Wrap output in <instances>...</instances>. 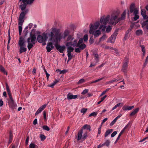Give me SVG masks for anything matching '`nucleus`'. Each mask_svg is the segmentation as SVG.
<instances>
[{"instance_id": "1", "label": "nucleus", "mask_w": 148, "mask_h": 148, "mask_svg": "<svg viewBox=\"0 0 148 148\" xmlns=\"http://www.w3.org/2000/svg\"><path fill=\"white\" fill-rule=\"evenodd\" d=\"M55 30V29H52L53 32H50V34L49 35L50 38L49 39V41H51V42L47 43V46L46 47L47 51L48 52H50L51 50L53 49L54 48L53 45H54L56 46L59 42L57 41V42H56L54 41V40H55L56 39V38L54 36L53 33V32Z\"/></svg>"}, {"instance_id": "2", "label": "nucleus", "mask_w": 148, "mask_h": 148, "mask_svg": "<svg viewBox=\"0 0 148 148\" xmlns=\"http://www.w3.org/2000/svg\"><path fill=\"white\" fill-rule=\"evenodd\" d=\"M119 13L120 12L118 10L115 11L112 13L111 15V18L109 22V24L115 25L120 21L118 17Z\"/></svg>"}, {"instance_id": "3", "label": "nucleus", "mask_w": 148, "mask_h": 148, "mask_svg": "<svg viewBox=\"0 0 148 148\" xmlns=\"http://www.w3.org/2000/svg\"><path fill=\"white\" fill-rule=\"evenodd\" d=\"M50 33L48 34L47 33L44 32L41 35H38L37 37L38 41L40 43H42L44 45L46 44V42L48 38V36H49Z\"/></svg>"}, {"instance_id": "4", "label": "nucleus", "mask_w": 148, "mask_h": 148, "mask_svg": "<svg viewBox=\"0 0 148 148\" xmlns=\"http://www.w3.org/2000/svg\"><path fill=\"white\" fill-rule=\"evenodd\" d=\"M70 30L68 29L65 30L63 34L61 33H56L54 36L56 37V39L54 41L56 42L57 41H60L62 38H65L69 34Z\"/></svg>"}, {"instance_id": "5", "label": "nucleus", "mask_w": 148, "mask_h": 148, "mask_svg": "<svg viewBox=\"0 0 148 148\" xmlns=\"http://www.w3.org/2000/svg\"><path fill=\"white\" fill-rule=\"evenodd\" d=\"M36 39V35L35 34L33 35L31 33L29 37L27 40L28 43L27 47L29 50L33 47L35 43Z\"/></svg>"}, {"instance_id": "6", "label": "nucleus", "mask_w": 148, "mask_h": 148, "mask_svg": "<svg viewBox=\"0 0 148 148\" xmlns=\"http://www.w3.org/2000/svg\"><path fill=\"white\" fill-rule=\"evenodd\" d=\"M74 37L73 36L69 35L68 36L67 39L66 46H72L73 47H77V40H73Z\"/></svg>"}, {"instance_id": "7", "label": "nucleus", "mask_w": 148, "mask_h": 148, "mask_svg": "<svg viewBox=\"0 0 148 148\" xmlns=\"http://www.w3.org/2000/svg\"><path fill=\"white\" fill-rule=\"evenodd\" d=\"M146 9L148 11V5L145 7ZM141 14L143 19L147 21L143 23V26H145L146 28L148 29V16L146 14V10L144 9H142L141 11Z\"/></svg>"}, {"instance_id": "8", "label": "nucleus", "mask_w": 148, "mask_h": 148, "mask_svg": "<svg viewBox=\"0 0 148 148\" xmlns=\"http://www.w3.org/2000/svg\"><path fill=\"white\" fill-rule=\"evenodd\" d=\"M88 136V132L86 130H80L78 132L77 134L78 140H82L84 141L85 140Z\"/></svg>"}, {"instance_id": "9", "label": "nucleus", "mask_w": 148, "mask_h": 148, "mask_svg": "<svg viewBox=\"0 0 148 148\" xmlns=\"http://www.w3.org/2000/svg\"><path fill=\"white\" fill-rule=\"evenodd\" d=\"M89 27V33L93 35L96 38L98 37L101 34V31L99 29L95 31V29H94L93 24H90V25Z\"/></svg>"}, {"instance_id": "10", "label": "nucleus", "mask_w": 148, "mask_h": 148, "mask_svg": "<svg viewBox=\"0 0 148 148\" xmlns=\"http://www.w3.org/2000/svg\"><path fill=\"white\" fill-rule=\"evenodd\" d=\"M28 10H26L25 12H22L20 14L18 21V25H22L24 21V18L26 14L28 12Z\"/></svg>"}, {"instance_id": "11", "label": "nucleus", "mask_w": 148, "mask_h": 148, "mask_svg": "<svg viewBox=\"0 0 148 148\" xmlns=\"http://www.w3.org/2000/svg\"><path fill=\"white\" fill-rule=\"evenodd\" d=\"M117 34V31H115L111 35V36L108 39L107 42L114 43L115 42Z\"/></svg>"}, {"instance_id": "12", "label": "nucleus", "mask_w": 148, "mask_h": 148, "mask_svg": "<svg viewBox=\"0 0 148 148\" xmlns=\"http://www.w3.org/2000/svg\"><path fill=\"white\" fill-rule=\"evenodd\" d=\"M9 98L10 99L8 102L9 106L12 109H14L16 107V104L14 102L12 97H10Z\"/></svg>"}, {"instance_id": "13", "label": "nucleus", "mask_w": 148, "mask_h": 148, "mask_svg": "<svg viewBox=\"0 0 148 148\" xmlns=\"http://www.w3.org/2000/svg\"><path fill=\"white\" fill-rule=\"evenodd\" d=\"M110 18V16L108 15L105 17H102L100 19V22L101 24L106 25L109 23Z\"/></svg>"}, {"instance_id": "14", "label": "nucleus", "mask_w": 148, "mask_h": 148, "mask_svg": "<svg viewBox=\"0 0 148 148\" xmlns=\"http://www.w3.org/2000/svg\"><path fill=\"white\" fill-rule=\"evenodd\" d=\"M28 0H19V1H22V3H21V4L20 5V8L22 10H24L26 8V4L25 3L26 2L27 4H30L31 3H27V1Z\"/></svg>"}, {"instance_id": "15", "label": "nucleus", "mask_w": 148, "mask_h": 148, "mask_svg": "<svg viewBox=\"0 0 148 148\" xmlns=\"http://www.w3.org/2000/svg\"><path fill=\"white\" fill-rule=\"evenodd\" d=\"M127 11L128 12V14L129 15V9H127L124 10V11L121 15L120 18H118L119 19V21H120L121 20L124 19L125 18L126 14Z\"/></svg>"}, {"instance_id": "16", "label": "nucleus", "mask_w": 148, "mask_h": 148, "mask_svg": "<svg viewBox=\"0 0 148 148\" xmlns=\"http://www.w3.org/2000/svg\"><path fill=\"white\" fill-rule=\"evenodd\" d=\"M77 97V95H73L71 93H69L67 95V99L68 100L71 99H75Z\"/></svg>"}, {"instance_id": "17", "label": "nucleus", "mask_w": 148, "mask_h": 148, "mask_svg": "<svg viewBox=\"0 0 148 148\" xmlns=\"http://www.w3.org/2000/svg\"><path fill=\"white\" fill-rule=\"evenodd\" d=\"M47 104H45L40 107L36 112L35 115H38L40 113L42 112V111L47 106Z\"/></svg>"}, {"instance_id": "18", "label": "nucleus", "mask_w": 148, "mask_h": 148, "mask_svg": "<svg viewBox=\"0 0 148 148\" xmlns=\"http://www.w3.org/2000/svg\"><path fill=\"white\" fill-rule=\"evenodd\" d=\"M56 47L57 49H58L60 52L61 53H63L64 50L65 48V46H63L61 47L60 45H56Z\"/></svg>"}, {"instance_id": "19", "label": "nucleus", "mask_w": 148, "mask_h": 148, "mask_svg": "<svg viewBox=\"0 0 148 148\" xmlns=\"http://www.w3.org/2000/svg\"><path fill=\"white\" fill-rule=\"evenodd\" d=\"M80 130H82L83 131L84 130H86L88 132V130H89V131H90L91 130L90 126L87 124L84 125Z\"/></svg>"}, {"instance_id": "20", "label": "nucleus", "mask_w": 148, "mask_h": 148, "mask_svg": "<svg viewBox=\"0 0 148 148\" xmlns=\"http://www.w3.org/2000/svg\"><path fill=\"white\" fill-rule=\"evenodd\" d=\"M134 108V106H129L125 105L122 108V109L124 111L130 110Z\"/></svg>"}, {"instance_id": "21", "label": "nucleus", "mask_w": 148, "mask_h": 148, "mask_svg": "<svg viewBox=\"0 0 148 148\" xmlns=\"http://www.w3.org/2000/svg\"><path fill=\"white\" fill-rule=\"evenodd\" d=\"M128 63L129 58L127 57H126L124 60L123 64V66L128 68Z\"/></svg>"}, {"instance_id": "22", "label": "nucleus", "mask_w": 148, "mask_h": 148, "mask_svg": "<svg viewBox=\"0 0 148 148\" xmlns=\"http://www.w3.org/2000/svg\"><path fill=\"white\" fill-rule=\"evenodd\" d=\"M5 85L6 87V90L7 92L9 97H12V95L11 91L10 90L8 85L7 83H6Z\"/></svg>"}, {"instance_id": "23", "label": "nucleus", "mask_w": 148, "mask_h": 148, "mask_svg": "<svg viewBox=\"0 0 148 148\" xmlns=\"http://www.w3.org/2000/svg\"><path fill=\"white\" fill-rule=\"evenodd\" d=\"M25 42L24 41V40L22 38H20V40L18 42V44L20 46H24L25 47Z\"/></svg>"}, {"instance_id": "24", "label": "nucleus", "mask_w": 148, "mask_h": 148, "mask_svg": "<svg viewBox=\"0 0 148 148\" xmlns=\"http://www.w3.org/2000/svg\"><path fill=\"white\" fill-rule=\"evenodd\" d=\"M20 47V49L19 52L20 54L26 51V48L24 46Z\"/></svg>"}, {"instance_id": "25", "label": "nucleus", "mask_w": 148, "mask_h": 148, "mask_svg": "<svg viewBox=\"0 0 148 148\" xmlns=\"http://www.w3.org/2000/svg\"><path fill=\"white\" fill-rule=\"evenodd\" d=\"M77 47H79L82 50L86 47V45L85 44L83 43L77 45Z\"/></svg>"}, {"instance_id": "26", "label": "nucleus", "mask_w": 148, "mask_h": 148, "mask_svg": "<svg viewBox=\"0 0 148 148\" xmlns=\"http://www.w3.org/2000/svg\"><path fill=\"white\" fill-rule=\"evenodd\" d=\"M94 26V29H96L98 28L100 25V22L99 21H97L95 22L94 24H93Z\"/></svg>"}, {"instance_id": "27", "label": "nucleus", "mask_w": 148, "mask_h": 148, "mask_svg": "<svg viewBox=\"0 0 148 148\" xmlns=\"http://www.w3.org/2000/svg\"><path fill=\"white\" fill-rule=\"evenodd\" d=\"M113 131L112 129H110L107 130L105 134V137H106L108 136Z\"/></svg>"}, {"instance_id": "28", "label": "nucleus", "mask_w": 148, "mask_h": 148, "mask_svg": "<svg viewBox=\"0 0 148 148\" xmlns=\"http://www.w3.org/2000/svg\"><path fill=\"white\" fill-rule=\"evenodd\" d=\"M139 108H137L135 109L133 112H132L130 114L131 116H133L136 114L139 111Z\"/></svg>"}, {"instance_id": "29", "label": "nucleus", "mask_w": 148, "mask_h": 148, "mask_svg": "<svg viewBox=\"0 0 148 148\" xmlns=\"http://www.w3.org/2000/svg\"><path fill=\"white\" fill-rule=\"evenodd\" d=\"M59 82V80L56 79L53 83L49 85V86L53 88L54 85L57 83Z\"/></svg>"}, {"instance_id": "30", "label": "nucleus", "mask_w": 148, "mask_h": 148, "mask_svg": "<svg viewBox=\"0 0 148 148\" xmlns=\"http://www.w3.org/2000/svg\"><path fill=\"white\" fill-rule=\"evenodd\" d=\"M108 37V36L104 34L101 37L99 40V42L103 41L106 40Z\"/></svg>"}, {"instance_id": "31", "label": "nucleus", "mask_w": 148, "mask_h": 148, "mask_svg": "<svg viewBox=\"0 0 148 148\" xmlns=\"http://www.w3.org/2000/svg\"><path fill=\"white\" fill-rule=\"evenodd\" d=\"M67 53H71L74 50V48L71 47V46H67Z\"/></svg>"}, {"instance_id": "32", "label": "nucleus", "mask_w": 148, "mask_h": 148, "mask_svg": "<svg viewBox=\"0 0 148 148\" xmlns=\"http://www.w3.org/2000/svg\"><path fill=\"white\" fill-rule=\"evenodd\" d=\"M0 71L4 74H6V75H7V72L5 71L4 68L1 65H0Z\"/></svg>"}, {"instance_id": "33", "label": "nucleus", "mask_w": 148, "mask_h": 148, "mask_svg": "<svg viewBox=\"0 0 148 148\" xmlns=\"http://www.w3.org/2000/svg\"><path fill=\"white\" fill-rule=\"evenodd\" d=\"M143 32L141 29H138L136 31V34L137 36H140L142 35L143 34Z\"/></svg>"}, {"instance_id": "34", "label": "nucleus", "mask_w": 148, "mask_h": 148, "mask_svg": "<svg viewBox=\"0 0 148 148\" xmlns=\"http://www.w3.org/2000/svg\"><path fill=\"white\" fill-rule=\"evenodd\" d=\"M106 27V25H101L99 26V29L103 31H104L105 30Z\"/></svg>"}, {"instance_id": "35", "label": "nucleus", "mask_w": 148, "mask_h": 148, "mask_svg": "<svg viewBox=\"0 0 148 148\" xmlns=\"http://www.w3.org/2000/svg\"><path fill=\"white\" fill-rule=\"evenodd\" d=\"M120 79H113L110 81L109 82H108V84H110L112 83H113L114 82H117L119 81Z\"/></svg>"}, {"instance_id": "36", "label": "nucleus", "mask_w": 148, "mask_h": 148, "mask_svg": "<svg viewBox=\"0 0 148 148\" xmlns=\"http://www.w3.org/2000/svg\"><path fill=\"white\" fill-rule=\"evenodd\" d=\"M67 55L68 57L67 62H69L72 59L73 56L71 55V53H67Z\"/></svg>"}, {"instance_id": "37", "label": "nucleus", "mask_w": 148, "mask_h": 148, "mask_svg": "<svg viewBox=\"0 0 148 148\" xmlns=\"http://www.w3.org/2000/svg\"><path fill=\"white\" fill-rule=\"evenodd\" d=\"M127 69L128 68L123 66L121 70L122 71L124 72L125 73H126L128 71Z\"/></svg>"}, {"instance_id": "38", "label": "nucleus", "mask_w": 148, "mask_h": 148, "mask_svg": "<svg viewBox=\"0 0 148 148\" xmlns=\"http://www.w3.org/2000/svg\"><path fill=\"white\" fill-rule=\"evenodd\" d=\"M37 146L34 143H31L29 145V148H36Z\"/></svg>"}, {"instance_id": "39", "label": "nucleus", "mask_w": 148, "mask_h": 148, "mask_svg": "<svg viewBox=\"0 0 148 148\" xmlns=\"http://www.w3.org/2000/svg\"><path fill=\"white\" fill-rule=\"evenodd\" d=\"M130 124V123H129L123 128V129L121 131L120 133H121L122 134H123L125 130L128 127L129 125Z\"/></svg>"}, {"instance_id": "40", "label": "nucleus", "mask_w": 148, "mask_h": 148, "mask_svg": "<svg viewBox=\"0 0 148 148\" xmlns=\"http://www.w3.org/2000/svg\"><path fill=\"white\" fill-rule=\"evenodd\" d=\"M148 63V55L146 57V59L145 60V62L143 65V67H145L147 65V64Z\"/></svg>"}, {"instance_id": "41", "label": "nucleus", "mask_w": 148, "mask_h": 148, "mask_svg": "<svg viewBox=\"0 0 148 148\" xmlns=\"http://www.w3.org/2000/svg\"><path fill=\"white\" fill-rule=\"evenodd\" d=\"M110 140H107L103 144V146L106 145V146L108 147L110 145Z\"/></svg>"}, {"instance_id": "42", "label": "nucleus", "mask_w": 148, "mask_h": 148, "mask_svg": "<svg viewBox=\"0 0 148 148\" xmlns=\"http://www.w3.org/2000/svg\"><path fill=\"white\" fill-rule=\"evenodd\" d=\"M112 28L110 25H108L106 28V32L107 33L110 32Z\"/></svg>"}, {"instance_id": "43", "label": "nucleus", "mask_w": 148, "mask_h": 148, "mask_svg": "<svg viewBox=\"0 0 148 148\" xmlns=\"http://www.w3.org/2000/svg\"><path fill=\"white\" fill-rule=\"evenodd\" d=\"M85 82V80L83 79H80L79 81L77 82V84H81Z\"/></svg>"}, {"instance_id": "44", "label": "nucleus", "mask_w": 148, "mask_h": 148, "mask_svg": "<svg viewBox=\"0 0 148 148\" xmlns=\"http://www.w3.org/2000/svg\"><path fill=\"white\" fill-rule=\"evenodd\" d=\"M98 113V112H93L89 114V116H97Z\"/></svg>"}, {"instance_id": "45", "label": "nucleus", "mask_w": 148, "mask_h": 148, "mask_svg": "<svg viewBox=\"0 0 148 148\" xmlns=\"http://www.w3.org/2000/svg\"><path fill=\"white\" fill-rule=\"evenodd\" d=\"M22 25H19L18 26V30H19V35H21L22 31Z\"/></svg>"}, {"instance_id": "46", "label": "nucleus", "mask_w": 148, "mask_h": 148, "mask_svg": "<svg viewBox=\"0 0 148 148\" xmlns=\"http://www.w3.org/2000/svg\"><path fill=\"white\" fill-rule=\"evenodd\" d=\"M12 138L13 135L12 133L10 132V134L9 144H10V143L11 142Z\"/></svg>"}, {"instance_id": "47", "label": "nucleus", "mask_w": 148, "mask_h": 148, "mask_svg": "<svg viewBox=\"0 0 148 148\" xmlns=\"http://www.w3.org/2000/svg\"><path fill=\"white\" fill-rule=\"evenodd\" d=\"M42 128L43 130L49 131L50 130L49 128L47 125H44L43 126Z\"/></svg>"}, {"instance_id": "48", "label": "nucleus", "mask_w": 148, "mask_h": 148, "mask_svg": "<svg viewBox=\"0 0 148 148\" xmlns=\"http://www.w3.org/2000/svg\"><path fill=\"white\" fill-rule=\"evenodd\" d=\"M105 48L106 49H112V50H114L116 52V53H118L117 50V49H114V48H113L112 47H109V46H106V47Z\"/></svg>"}, {"instance_id": "49", "label": "nucleus", "mask_w": 148, "mask_h": 148, "mask_svg": "<svg viewBox=\"0 0 148 148\" xmlns=\"http://www.w3.org/2000/svg\"><path fill=\"white\" fill-rule=\"evenodd\" d=\"M134 4H132L130 6V12L131 13H132L134 11Z\"/></svg>"}, {"instance_id": "50", "label": "nucleus", "mask_w": 148, "mask_h": 148, "mask_svg": "<svg viewBox=\"0 0 148 148\" xmlns=\"http://www.w3.org/2000/svg\"><path fill=\"white\" fill-rule=\"evenodd\" d=\"M88 38V36L87 34L85 35L84 36V40L85 42L87 41Z\"/></svg>"}, {"instance_id": "51", "label": "nucleus", "mask_w": 148, "mask_h": 148, "mask_svg": "<svg viewBox=\"0 0 148 148\" xmlns=\"http://www.w3.org/2000/svg\"><path fill=\"white\" fill-rule=\"evenodd\" d=\"M121 104V103H119L115 105L112 108V110H113L116 109L117 108L119 107Z\"/></svg>"}, {"instance_id": "52", "label": "nucleus", "mask_w": 148, "mask_h": 148, "mask_svg": "<svg viewBox=\"0 0 148 148\" xmlns=\"http://www.w3.org/2000/svg\"><path fill=\"white\" fill-rule=\"evenodd\" d=\"M87 111V108H83L82 109L81 112L82 113H83L84 114L85 113L86 111Z\"/></svg>"}, {"instance_id": "53", "label": "nucleus", "mask_w": 148, "mask_h": 148, "mask_svg": "<svg viewBox=\"0 0 148 148\" xmlns=\"http://www.w3.org/2000/svg\"><path fill=\"white\" fill-rule=\"evenodd\" d=\"M117 120V119L115 118V119L113 121H112V122L110 123V125L112 126L113 125H114L115 123L116 122Z\"/></svg>"}, {"instance_id": "54", "label": "nucleus", "mask_w": 148, "mask_h": 148, "mask_svg": "<svg viewBox=\"0 0 148 148\" xmlns=\"http://www.w3.org/2000/svg\"><path fill=\"white\" fill-rule=\"evenodd\" d=\"M40 138L41 140H43L46 138L45 136L43 134H41L40 135Z\"/></svg>"}, {"instance_id": "55", "label": "nucleus", "mask_w": 148, "mask_h": 148, "mask_svg": "<svg viewBox=\"0 0 148 148\" xmlns=\"http://www.w3.org/2000/svg\"><path fill=\"white\" fill-rule=\"evenodd\" d=\"M83 42V39L82 38H80L78 42H77V45H79V44H82Z\"/></svg>"}, {"instance_id": "56", "label": "nucleus", "mask_w": 148, "mask_h": 148, "mask_svg": "<svg viewBox=\"0 0 148 148\" xmlns=\"http://www.w3.org/2000/svg\"><path fill=\"white\" fill-rule=\"evenodd\" d=\"M140 47L141 48V51L143 52L145 51V47L144 45H140Z\"/></svg>"}, {"instance_id": "57", "label": "nucleus", "mask_w": 148, "mask_h": 148, "mask_svg": "<svg viewBox=\"0 0 148 148\" xmlns=\"http://www.w3.org/2000/svg\"><path fill=\"white\" fill-rule=\"evenodd\" d=\"M109 90V88L107 89L106 90L103 91L100 95V97H101L103 95L105 94Z\"/></svg>"}, {"instance_id": "58", "label": "nucleus", "mask_w": 148, "mask_h": 148, "mask_svg": "<svg viewBox=\"0 0 148 148\" xmlns=\"http://www.w3.org/2000/svg\"><path fill=\"white\" fill-rule=\"evenodd\" d=\"M88 92V90L87 89H85L81 93V94L82 95H85L86 93H87Z\"/></svg>"}, {"instance_id": "59", "label": "nucleus", "mask_w": 148, "mask_h": 148, "mask_svg": "<svg viewBox=\"0 0 148 148\" xmlns=\"http://www.w3.org/2000/svg\"><path fill=\"white\" fill-rule=\"evenodd\" d=\"M82 50L79 48H75V51L77 53H79Z\"/></svg>"}, {"instance_id": "60", "label": "nucleus", "mask_w": 148, "mask_h": 148, "mask_svg": "<svg viewBox=\"0 0 148 148\" xmlns=\"http://www.w3.org/2000/svg\"><path fill=\"white\" fill-rule=\"evenodd\" d=\"M138 10L137 9H135L134 10V15H138Z\"/></svg>"}, {"instance_id": "61", "label": "nucleus", "mask_w": 148, "mask_h": 148, "mask_svg": "<svg viewBox=\"0 0 148 148\" xmlns=\"http://www.w3.org/2000/svg\"><path fill=\"white\" fill-rule=\"evenodd\" d=\"M117 132L116 131L113 132L111 135V136L112 137H114L117 134Z\"/></svg>"}, {"instance_id": "62", "label": "nucleus", "mask_w": 148, "mask_h": 148, "mask_svg": "<svg viewBox=\"0 0 148 148\" xmlns=\"http://www.w3.org/2000/svg\"><path fill=\"white\" fill-rule=\"evenodd\" d=\"M139 18V16L138 15H134V19L135 21L138 19Z\"/></svg>"}, {"instance_id": "63", "label": "nucleus", "mask_w": 148, "mask_h": 148, "mask_svg": "<svg viewBox=\"0 0 148 148\" xmlns=\"http://www.w3.org/2000/svg\"><path fill=\"white\" fill-rule=\"evenodd\" d=\"M101 125L98 129L97 133H98V134H100L101 133Z\"/></svg>"}, {"instance_id": "64", "label": "nucleus", "mask_w": 148, "mask_h": 148, "mask_svg": "<svg viewBox=\"0 0 148 148\" xmlns=\"http://www.w3.org/2000/svg\"><path fill=\"white\" fill-rule=\"evenodd\" d=\"M28 28V26H27L25 27V28L24 30L23 31V32H24L25 33H26V34H27V32H28V30L27 29Z\"/></svg>"}]
</instances>
